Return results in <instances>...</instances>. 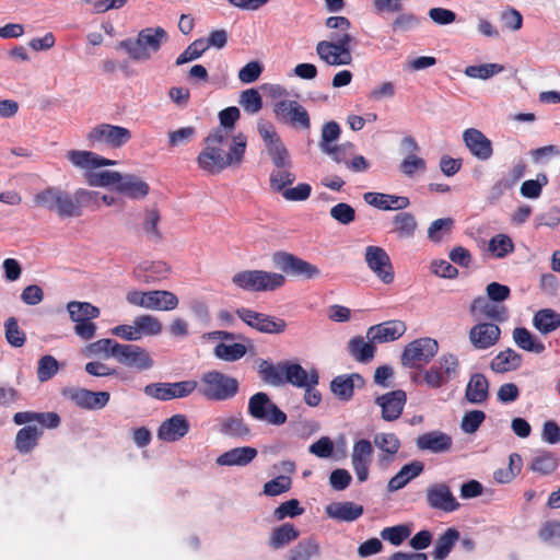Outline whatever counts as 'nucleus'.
<instances>
[{
    "label": "nucleus",
    "instance_id": "c756f323",
    "mask_svg": "<svg viewBox=\"0 0 560 560\" xmlns=\"http://www.w3.org/2000/svg\"><path fill=\"white\" fill-rule=\"evenodd\" d=\"M115 190L130 199H143L149 194L150 188L143 179L135 174H120Z\"/></svg>",
    "mask_w": 560,
    "mask_h": 560
},
{
    "label": "nucleus",
    "instance_id": "a18cd8bd",
    "mask_svg": "<svg viewBox=\"0 0 560 560\" xmlns=\"http://www.w3.org/2000/svg\"><path fill=\"white\" fill-rule=\"evenodd\" d=\"M67 311L73 323L92 320L100 316L98 307L89 302L71 301L67 304Z\"/></svg>",
    "mask_w": 560,
    "mask_h": 560
},
{
    "label": "nucleus",
    "instance_id": "4c0bfd02",
    "mask_svg": "<svg viewBox=\"0 0 560 560\" xmlns=\"http://www.w3.org/2000/svg\"><path fill=\"white\" fill-rule=\"evenodd\" d=\"M167 273L168 266L163 261L139 265L133 270L135 278L148 284L165 278Z\"/></svg>",
    "mask_w": 560,
    "mask_h": 560
},
{
    "label": "nucleus",
    "instance_id": "5fc2aeb1",
    "mask_svg": "<svg viewBox=\"0 0 560 560\" xmlns=\"http://www.w3.org/2000/svg\"><path fill=\"white\" fill-rule=\"evenodd\" d=\"M504 67L499 63H483L476 66H468L465 68L464 73L470 79L488 80L498 73H501Z\"/></svg>",
    "mask_w": 560,
    "mask_h": 560
},
{
    "label": "nucleus",
    "instance_id": "dca6fc26",
    "mask_svg": "<svg viewBox=\"0 0 560 560\" xmlns=\"http://www.w3.org/2000/svg\"><path fill=\"white\" fill-rule=\"evenodd\" d=\"M373 459V445L369 440H358L351 452V466L359 482L369 479L370 466Z\"/></svg>",
    "mask_w": 560,
    "mask_h": 560
},
{
    "label": "nucleus",
    "instance_id": "0e129e2a",
    "mask_svg": "<svg viewBox=\"0 0 560 560\" xmlns=\"http://www.w3.org/2000/svg\"><path fill=\"white\" fill-rule=\"evenodd\" d=\"M340 133V127L336 121H328L324 124L319 141L320 151H328V149L334 145L332 143L339 139Z\"/></svg>",
    "mask_w": 560,
    "mask_h": 560
},
{
    "label": "nucleus",
    "instance_id": "9b49d317",
    "mask_svg": "<svg viewBox=\"0 0 560 560\" xmlns=\"http://www.w3.org/2000/svg\"><path fill=\"white\" fill-rule=\"evenodd\" d=\"M364 260L369 269L384 284L393 283L395 279L394 267L389 255L383 247L370 245L365 248Z\"/></svg>",
    "mask_w": 560,
    "mask_h": 560
},
{
    "label": "nucleus",
    "instance_id": "c9c22d12",
    "mask_svg": "<svg viewBox=\"0 0 560 560\" xmlns=\"http://www.w3.org/2000/svg\"><path fill=\"white\" fill-rule=\"evenodd\" d=\"M147 300V310L152 311H173L179 303L178 298L166 290H150Z\"/></svg>",
    "mask_w": 560,
    "mask_h": 560
},
{
    "label": "nucleus",
    "instance_id": "a19ab883",
    "mask_svg": "<svg viewBox=\"0 0 560 560\" xmlns=\"http://www.w3.org/2000/svg\"><path fill=\"white\" fill-rule=\"evenodd\" d=\"M300 533L291 523H284L272 529L269 537V546L273 549H281L294 541Z\"/></svg>",
    "mask_w": 560,
    "mask_h": 560
},
{
    "label": "nucleus",
    "instance_id": "aec40b11",
    "mask_svg": "<svg viewBox=\"0 0 560 560\" xmlns=\"http://www.w3.org/2000/svg\"><path fill=\"white\" fill-rule=\"evenodd\" d=\"M469 311L477 320L488 318L494 323H503L509 317L505 306L498 305L485 296H477L474 299Z\"/></svg>",
    "mask_w": 560,
    "mask_h": 560
},
{
    "label": "nucleus",
    "instance_id": "5701e85b",
    "mask_svg": "<svg viewBox=\"0 0 560 560\" xmlns=\"http://www.w3.org/2000/svg\"><path fill=\"white\" fill-rule=\"evenodd\" d=\"M364 386V378L359 373L341 374L330 382L331 393L340 400L348 401L353 397L355 388Z\"/></svg>",
    "mask_w": 560,
    "mask_h": 560
},
{
    "label": "nucleus",
    "instance_id": "f704fd0d",
    "mask_svg": "<svg viewBox=\"0 0 560 560\" xmlns=\"http://www.w3.org/2000/svg\"><path fill=\"white\" fill-rule=\"evenodd\" d=\"M423 470V464L419 460H413L404 465L400 470L389 479L387 490L395 492L402 489L410 480L418 477Z\"/></svg>",
    "mask_w": 560,
    "mask_h": 560
},
{
    "label": "nucleus",
    "instance_id": "e2e57ef3",
    "mask_svg": "<svg viewBox=\"0 0 560 560\" xmlns=\"http://www.w3.org/2000/svg\"><path fill=\"white\" fill-rule=\"evenodd\" d=\"M488 249L497 258H503L513 252L514 245L512 240L505 234H498L489 241Z\"/></svg>",
    "mask_w": 560,
    "mask_h": 560
},
{
    "label": "nucleus",
    "instance_id": "774afa93",
    "mask_svg": "<svg viewBox=\"0 0 560 560\" xmlns=\"http://www.w3.org/2000/svg\"><path fill=\"white\" fill-rule=\"evenodd\" d=\"M538 536L544 542L553 547H560V522H546L540 527Z\"/></svg>",
    "mask_w": 560,
    "mask_h": 560
},
{
    "label": "nucleus",
    "instance_id": "c85d7f7f",
    "mask_svg": "<svg viewBox=\"0 0 560 560\" xmlns=\"http://www.w3.org/2000/svg\"><path fill=\"white\" fill-rule=\"evenodd\" d=\"M325 513L339 522H353L363 514V506L351 501L332 502L326 505Z\"/></svg>",
    "mask_w": 560,
    "mask_h": 560
},
{
    "label": "nucleus",
    "instance_id": "13d9d810",
    "mask_svg": "<svg viewBox=\"0 0 560 560\" xmlns=\"http://www.w3.org/2000/svg\"><path fill=\"white\" fill-rule=\"evenodd\" d=\"M373 443L377 448L390 457L395 455L400 447L398 438L393 433H377L374 435Z\"/></svg>",
    "mask_w": 560,
    "mask_h": 560
},
{
    "label": "nucleus",
    "instance_id": "cd10ccee",
    "mask_svg": "<svg viewBox=\"0 0 560 560\" xmlns=\"http://www.w3.org/2000/svg\"><path fill=\"white\" fill-rule=\"evenodd\" d=\"M375 341L363 336H354L347 343L349 355L359 363H370L376 352Z\"/></svg>",
    "mask_w": 560,
    "mask_h": 560
},
{
    "label": "nucleus",
    "instance_id": "393cba45",
    "mask_svg": "<svg viewBox=\"0 0 560 560\" xmlns=\"http://www.w3.org/2000/svg\"><path fill=\"white\" fill-rule=\"evenodd\" d=\"M363 200L368 205L384 211L404 210L410 205L408 197L373 191L365 192Z\"/></svg>",
    "mask_w": 560,
    "mask_h": 560
},
{
    "label": "nucleus",
    "instance_id": "7c9ffc66",
    "mask_svg": "<svg viewBox=\"0 0 560 560\" xmlns=\"http://www.w3.org/2000/svg\"><path fill=\"white\" fill-rule=\"evenodd\" d=\"M257 456V450L250 446L235 447L221 454L215 463L219 466H237L244 467L248 465Z\"/></svg>",
    "mask_w": 560,
    "mask_h": 560
},
{
    "label": "nucleus",
    "instance_id": "20e7f679",
    "mask_svg": "<svg viewBox=\"0 0 560 560\" xmlns=\"http://www.w3.org/2000/svg\"><path fill=\"white\" fill-rule=\"evenodd\" d=\"M199 393L210 400H226L238 390V382L218 371L207 372L202 375Z\"/></svg>",
    "mask_w": 560,
    "mask_h": 560
},
{
    "label": "nucleus",
    "instance_id": "8fccbe9b",
    "mask_svg": "<svg viewBox=\"0 0 560 560\" xmlns=\"http://www.w3.org/2000/svg\"><path fill=\"white\" fill-rule=\"evenodd\" d=\"M189 431V422H162L158 430V438L164 442H175Z\"/></svg>",
    "mask_w": 560,
    "mask_h": 560
},
{
    "label": "nucleus",
    "instance_id": "3c124183",
    "mask_svg": "<svg viewBox=\"0 0 560 560\" xmlns=\"http://www.w3.org/2000/svg\"><path fill=\"white\" fill-rule=\"evenodd\" d=\"M259 373L264 381L273 386L285 384L287 363L282 365H272L267 361H262L259 365Z\"/></svg>",
    "mask_w": 560,
    "mask_h": 560
},
{
    "label": "nucleus",
    "instance_id": "680f3d73",
    "mask_svg": "<svg viewBox=\"0 0 560 560\" xmlns=\"http://www.w3.org/2000/svg\"><path fill=\"white\" fill-rule=\"evenodd\" d=\"M4 334L7 341L15 348H20L25 343V334L19 327L18 320L14 317H9L4 322Z\"/></svg>",
    "mask_w": 560,
    "mask_h": 560
},
{
    "label": "nucleus",
    "instance_id": "f3484780",
    "mask_svg": "<svg viewBox=\"0 0 560 560\" xmlns=\"http://www.w3.org/2000/svg\"><path fill=\"white\" fill-rule=\"evenodd\" d=\"M501 329L495 323L479 322L468 331L471 346L477 350H487L498 343Z\"/></svg>",
    "mask_w": 560,
    "mask_h": 560
},
{
    "label": "nucleus",
    "instance_id": "37998d69",
    "mask_svg": "<svg viewBox=\"0 0 560 560\" xmlns=\"http://www.w3.org/2000/svg\"><path fill=\"white\" fill-rule=\"evenodd\" d=\"M533 325L547 335L560 327V314L550 308L540 310L534 315Z\"/></svg>",
    "mask_w": 560,
    "mask_h": 560
},
{
    "label": "nucleus",
    "instance_id": "a211bd4d",
    "mask_svg": "<svg viewBox=\"0 0 560 560\" xmlns=\"http://www.w3.org/2000/svg\"><path fill=\"white\" fill-rule=\"evenodd\" d=\"M59 422H34L22 428L15 436V447L22 454L32 452L44 433L45 429L54 430Z\"/></svg>",
    "mask_w": 560,
    "mask_h": 560
},
{
    "label": "nucleus",
    "instance_id": "49530a36",
    "mask_svg": "<svg viewBox=\"0 0 560 560\" xmlns=\"http://www.w3.org/2000/svg\"><path fill=\"white\" fill-rule=\"evenodd\" d=\"M133 319L139 334V340L143 337L159 336L163 330V324L153 315L142 314Z\"/></svg>",
    "mask_w": 560,
    "mask_h": 560
},
{
    "label": "nucleus",
    "instance_id": "9d476101",
    "mask_svg": "<svg viewBox=\"0 0 560 560\" xmlns=\"http://www.w3.org/2000/svg\"><path fill=\"white\" fill-rule=\"evenodd\" d=\"M258 132L275 166H292L289 152L270 122H259Z\"/></svg>",
    "mask_w": 560,
    "mask_h": 560
},
{
    "label": "nucleus",
    "instance_id": "6e6552de",
    "mask_svg": "<svg viewBox=\"0 0 560 560\" xmlns=\"http://www.w3.org/2000/svg\"><path fill=\"white\" fill-rule=\"evenodd\" d=\"M273 114L279 122L289 125L292 128L308 130L311 117L307 109L293 100H280L273 105Z\"/></svg>",
    "mask_w": 560,
    "mask_h": 560
},
{
    "label": "nucleus",
    "instance_id": "de8ad7c7",
    "mask_svg": "<svg viewBox=\"0 0 560 560\" xmlns=\"http://www.w3.org/2000/svg\"><path fill=\"white\" fill-rule=\"evenodd\" d=\"M292 166H275L269 175V184L272 191L282 192L285 187L294 183L296 176L291 172Z\"/></svg>",
    "mask_w": 560,
    "mask_h": 560
},
{
    "label": "nucleus",
    "instance_id": "6e6d98bb",
    "mask_svg": "<svg viewBox=\"0 0 560 560\" xmlns=\"http://www.w3.org/2000/svg\"><path fill=\"white\" fill-rule=\"evenodd\" d=\"M454 228V220L452 218H441L434 220L428 229V238L432 242L439 243L445 236L450 235Z\"/></svg>",
    "mask_w": 560,
    "mask_h": 560
},
{
    "label": "nucleus",
    "instance_id": "bf43d9fd",
    "mask_svg": "<svg viewBox=\"0 0 560 560\" xmlns=\"http://www.w3.org/2000/svg\"><path fill=\"white\" fill-rule=\"evenodd\" d=\"M208 49V45L201 38L194 40L187 48L177 57L176 66L197 60Z\"/></svg>",
    "mask_w": 560,
    "mask_h": 560
},
{
    "label": "nucleus",
    "instance_id": "f8f14e48",
    "mask_svg": "<svg viewBox=\"0 0 560 560\" xmlns=\"http://www.w3.org/2000/svg\"><path fill=\"white\" fill-rule=\"evenodd\" d=\"M236 314L246 325L264 334H282L287 328L284 319L246 307L238 308Z\"/></svg>",
    "mask_w": 560,
    "mask_h": 560
},
{
    "label": "nucleus",
    "instance_id": "2f4dec72",
    "mask_svg": "<svg viewBox=\"0 0 560 560\" xmlns=\"http://www.w3.org/2000/svg\"><path fill=\"white\" fill-rule=\"evenodd\" d=\"M212 135H221L222 144L220 145V152L223 154L230 155L232 150L234 151L235 148H238V154H240V165L244 161V155L247 148V138L243 133L233 135L230 133L229 130L225 128H215L212 131Z\"/></svg>",
    "mask_w": 560,
    "mask_h": 560
},
{
    "label": "nucleus",
    "instance_id": "f03ea898",
    "mask_svg": "<svg viewBox=\"0 0 560 560\" xmlns=\"http://www.w3.org/2000/svg\"><path fill=\"white\" fill-rule=\"evenodd\" d=\"M221 135H209L205 138V147L197 155L196 162L198 167L210 175H217L229 167L240 166V154L238 148L231 152L230 155L220 152V145L222 144Z\"/></svg>",
    "mask_w": 560,
    "mask_h": 560
},
{
    "label": "nucleus",
    "instance_id": "ea45409f",
    "mask_svg": "<svg viewBox=\"0 0 560 560\" xmlns=\"http://www.w3.org/2000/svg\"><path fill=\"white\" fill-rule=\"evenodd\" d=\"M320 555L318 542L313 538L299 541L287 553V560H312Z\"/></svg>",
    "mask_w": 560,
    "mask_h": 560
},
{
    "label": "nucleus",
    "instance_id": "ddd939ff",
    "mask_svg": "<svg viewBox=\"0 0 560 560\" xmlns=\"http://www.w3.org/2000/svg\"><path fill=\"white\" fill-rule=\"evenodd\" d=\"M115 360L138 371H147L154 365L153 359L144 348L130 343H119L117 346Z\"/></svg>",
    "mask_w": 560,
    "mask_h": 560
},
{
    "label": "nucleus",
    "instance_id": "e433bc0d",
    "mask_svg": "<svg viewBox=\"0 0 560 560\" xmlns=\"http://www.w3.org/2000/svg\"><path fill=\"white\" fill-rule=\"evenodd\" d=\"M392 233L399 240L412 238L416 234L418 223L415 215L410 212H399L392 219Z\"/></svg>",
    "mask_w": 560,
    "mask_h": 560
},
{
    "label": "nucleus",
    "instance_id": "603ef678",
    "mask_svg": "<svg viewBox=\"0 0 560 560\" xmlns=\"http://www.w3.org/2000/svg\"><path fill=\"white\" fill-rule=\"evenodd\" d=\"M119 342L114 339L104 338L89 343L84 348L86 357L103 355L104 358H114L116 355V349Z\"/></svg>",
    "mask_w": 560,
    "mask_h": 560
},
{
    "label": "nucleus",
    "instance_id": "a878e982",
    "mask_svg": "<svg viewBox=\"0 0 560 560\" xmlns=\"http://www.w3.org/2000/svg\"><path fill=\"white\" fill-rule=\"evenodd\" d=\"M67 395L78 406L86 409H101L109 400L108 392H92L84 388L69 389Z\"/></svg>",
    "mask_w": 560,
    "mask_h": 560
},
{
    "label": "nucleus",
    "instance_id": "1a4fd4ad",
    "mask_svg": "<svg viewBox=\"0 0 560 560\" xmlns=\"http://www.w3.org/2000/svg\"><path fill=\"white\" fill-rule=\"evenodd\" d=\"M271 261L276 268L288 275L302 276L305 279L320 276V270L315 265L285 252L275 253Z\"/></svg>",
    "mask_w": 560,
    "mask_h": 560
},
{
    "label": "nucleus",
    "instance_id": "473e14b6",
    "mask_svg": "<svg viewBox=\"0 0 560 560\" xmlns=\"http://www.w3.org/2000/svg\"><path fill=\"white\" fill-rule=\"evenodd\" d=\"M523 363V357L512 348L500 351L490 362L494 373H508L517 370Z\"/></svg>",
    "mask_w": 560,
    "mask_h": 560
},
{
    "label": "nucleus",
    "instance_id": "338daca9",
    "mask_svg": "<svg viewBox=\"0 0 560 560\" xmlns=\"http://www.w3.org/2000/svg\"><path fill=\"white\" fill-rule=\"evenodd\" d=\"M411 534V529L407 525H396L392 527H385L381 532V537L384 540L389 541L394 546H399L407 539Z\"/></svg>",
    "mask_w": 560,
    "mask_h": 560
},
{
    "label": "nucleus",
    "instance_id": "6ab92c4d",
    "mask_svg": "<svg viewBox=\"0 0 560 560\" xmlns=\"http://www.w3.org/2000/svg\"><path fill=\"white\" fill-rule=\"evenodd\" d=\"M407 326L402 320L392 319L369 327L366 338L375 343L392 342L405 335Z\"/></svg>",
    "mask_w": 560,
    "mask_h": 560
},
{
    "label": "nucleus",
    "instance_id": "09e8293b",
    "mask_svg": "<svg viewBox=\"0 0 560 560\" xmlns=\"http://www.w3.org/2000/svg\"><path fill=\"white\" fill-rule=\"evenodd\" d=\"M85 180L92 187H116L120 179L119 172L116 171H84Z\"/></svg>",
    "mask_w": 560,
    "mask_h": 560
},
{
    "label": "nucleus",
    "instance_id": "052dcab7",
    "mask_svg": "<svg viewBox=\"0 0 560 560\" xmlns=\"http://www.w3.org/2000/svg\"><path fill=\"white\" fill-rule=\"evenodd\" d=\"M240 105L249 114H257L262 108V98L256 89H248L241 93Z\"/></svg>",
    "mask_w": 560,
    "mask_h": 560
},
{
    "label": "nucleus",
    "instance_id": "58836bf2",
    "mask_svg": "<svg viewBox=\"0 0 560 560\" xmlns=\"http://www.w3.org/2000/svg\"><path fill=\"white\" fill-rule=\"evenodd\" d=\"M513 341L524 351L540 354L545 351V345L528 329L516 327L513 330Z\"/></svg>",
    "mask_w": 560,
    "mask_h": 560
},
{
    "label": "nucleus",
    "instance_id": "69168bd1",
    "mask_svg": "<svg viewBox=\"0 0 560 560\" xmlns=\"http://www.w3.org/2000/svg\"><path fill=\"white\" fill-rule=\"evenodd\" d=\"M58 370V361L52 355L46 354L38 361L37 378L39 382H47L57 374Z\"/></svg>",
    "mask_w": 560,
    "mask_h": 560
},
{
    "label": "nucleus",
    "instance_id": "423d86ee",
    "mask_svg": "<svg viewBox=\"0 0 560 560\" xmlns=\"http://www.w3.org/2000/svg\"><path fill=\"white\" fill-rule=\"evenodd\" d=\"M435 339L423 337L409 342L401 353V364L409 369H419L428 364L438 353Z\"/></svg>",
    "mask_w": 560,
    "mask_h": 560
},
{
    "label": "nucleus",
    "instance_id": "39448f33",
    "mask_svg": "<svg viewBox=\"0 0 560 560\" xmlns=\"http://www.w3.org/2000/svg\"><path fill=\"white\" fill-rule=\"evenodd\" d=\"M130 139L131 132L128 128L110 124L96 125L86 133L89 145L96 149L103 145L119 149Z\"/></svg>",
    "mask_w": 560,
    "mask_h": 560
},
{
    "label": "nucleus",
    "instance_id": "0eeeda50",
    "mask_svg": "<svg viewBox=\"0 0 560 560\" xmlns=\"http://www.w3.org/2000/svg\"><path fill=\"white\" fill-rule=\"evenodd\" d=\"M353 36H343L337 42L320 40L316 44L318 58L328 66H348L352 61L351 45Z\"/></svg>",
    "mask_w": 560,
    "mask_h": 560
},
{
    "label": "nucleus",
    "instance_id": "7ed1b4c3",
    "mask_svg": "<svg viewBox=\"0 0 560 560\" xmlns=\"http://www.w3.org/2000/svg\"><path fill=\"white\" fill-rule=\"evenodd\" d=\"M168 35L163 27H147L141 30L136 38H127L120 42V47L126 50L130 59L147 61L160 50Z\"/></svg>",
    "mask_w": 560,
    "mask_h": 560
},
{
    "label": "nucleus",
    "instance_id": "b1692460",
    "mask_svg": "<svg viewBox=\"0 0 560 560\" xmlns=\"http://www.w3.org/2000/svg\"><path fill=\"white\" fill-rule=\"evenodd\" d=\"M376 405L382 409L383 420H397L406 404V393L397 389L376 398Z\"/></svg>",
    "mask_w": 560,
    "mask_h": 560
},
{
    "label": "nucleus",
    "instance_id": "f257e3e1",
    "mask_svg": "<svg viewBox=\"0 0 560 560\" xmlns=\"http://www.w3.org/2000/svg\"><path fill=\"white\" fill-rule=\"evenodd\" d=\"M100 194L97 191L77 189L73 194L50 186L34 195L36 207L55 212L60 219L78 218L82 215L83 208L96 202Z\"/></svg>",
    "mask_w": 560,
    "mask_h": 560
},
{
    "label": "nucleus",
    "instance_id": "864d4df0",
    "mask_svg": "<svg viewBox=\"0 0 560 560\" xmlns=\"http://www.w3.org/2000/svg\"><path fill=\"white\" fill-rule=\"evenodd\" d=\"M214 355L226 362H234L246 354V347L243 343L220 342L214 347Z\"/></svg>",
    "mask_w": 560,
    "mask_h": 560
},
{
    "label": "nucleus",
    "instance_id": "2eb2a0df",
    "mask_svg": "<svg viewBox=\"0 0 560 560\" xmlns=\"http://www.w3.org/2000/svg\"><path fill=\"white\" fill-rule=\"evenodd\" d=\"M248 413L257 420H287V415L262 392L249 398Z\"/></svg>",
    "mask_w": 560,
    "mask_h": 560
},
{
    "label": "nucleus",
    "instance_id": "bb28decb",
    "mask_svg": "<svg viewBox=\"0 0 560 560\" xmlns=\"http://www.w3.org/2000/svg\"><path fill=\"white\" fill-rule=\"evenodd\" d=\"M452 438L441 431H431L419 435L416 445L419 450L429 451L431 453L448 452L452 447Z\"/></svg>",
    "mask_w": 560,
    "mask_h": 560
},
{
    "label": "nucleus",
    "instance_id": "4468645a",
    "mask_svg": "<svg viewBox=\"0 0 560 560\" xmlns=\"http://www.w3.org/2000/svg\"><path fill=\"white\" fill-rule=\"evenodd\" d=\"M427 504L434 510L446 513L457 511L460 504L445 482H434L427 487L425 490Z\"/></svg>",
    "mask_w": 560,
    "mask_h": 560
},
{
    "label": "nucleus",
    "instance_id": "c03bdc74",
    "mask_svg": "<svg viewBox=\"0 0 560 560\" xmlns=\"http://www.w3.org/2000/svg\"><path fill=\"white\" fill-rule=\"evenodd\" d=\"M459 539V532L456 528H447L442 535L435 540L432 556L435 560H444L455 542Z\"/></svg>",
    "mask_w": 560,
    "mask_h": 560
},
{
    "label": "nucleus",
    "instance_id": "412c9836",
    "mask_svg": "<svg viewBox=\"0 0 560 560\" xmlns=\"http://www.w3.org/2000/svg\"><path fill=\"white\" fill-rule=\"evenodd\" d=\"M67 159L70 163L81 171H94L103 166H112L117 162L106 159L92 151L70 150L67 152Z\"/></svg>",
    "mask_w": 560,
    "mask_h": 560
},
{
    "label": "nucleus",
    "instance_id": "4be33fe9",
    "mask_svg": "<svg viewBox=\"0 0 560 560\" xmlns=\"http://www.w3.org/2000/svg\"><path fill=\"white\" fill-rule=\"evenodd\" d=\"M463 140L469 152L480 161L489 160L493 154L492 142L478 129L468 128Z\"/></svg>",
    "mask_w": 560,
    "mask_h": 560
},
{
    "label": "nucleus",
    "instance_id": "79ce46f5",
    "mask_svg": "<svg viewBox=\"0 0 560 560\" xmlns=\"http://www.w3.org/2000/svg\"><path fill=\"white\" fill-rule=\"evenodd\" d=\"M489 383L483 374L476 373L471 375L467 387L466 398L470 402H482L488 397Z\"/></svg>",
    "mask_w": 560,
    "mask_h": 560
},
{
    "label": "nucleus",
    "instance_id": "72a5a7b5",
    "mask_svg": "<svg viewBox=\"0 0 560 560\" xmlns=\"http://www.w3.org/2000/svg\"><path fill=\"white\" fill-rule=\"evenodd\" d=\"M319 376L315 369L307 372L302 365L296 363H287L285 383L300 388L310 384H318Z\"/></svg>",
    "mask_w": 560,
    "mask_h": 560
},
{
    "label": "nucleus",
    "instance_id": "4d7b16f0",
    "mask_svg": "<svg viewBox=\"0 0 560 560\" xmlns=\"http://www.w3.org/2000/svg\"><path fill=\"white\" fill-rule=\"evenodd\" d=\"M259 270H244L233 276L232 282L238 288L258 292Z\"/></svg>",
    "mask_w": 560,
    "mask_h": 560
}]
</instances>
